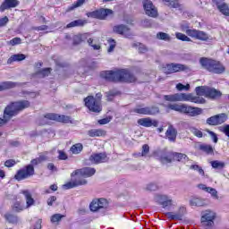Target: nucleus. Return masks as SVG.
Wrapping results in <instances>:
<instances>
[{
    "mask_svg": "<svg viewBox=\"0 0 229 229\" xmlns=\"http://www.w3.org/2000/svg\"><path fill=\"white\" fill-rule=\"evenodd\" d=\"M192 133L195 137H198L199 139L203 138V131H199V129H193Z\"/></svg>",
    "mask_w": 229,
    "mask_h": 229,
    "instance_id": "59",
    "label": "nucleus"
},
{
    "mask_svg": "<svg viewBox=\"0 0 229 229\" xmlns=\"http://www.w3.org/2000/svg\"><path fill=\"white\" fill-rule=\"evenodd\" d=\"M31 103L29 100H18L10 102L4 110L3 118H0V126H4L13 117H17L21 112L30 108Z\"/></svg>",
    "mask_w": 229,
    "mask_h": 229,
    "instance_id": "2",
    "label": "nucleus"
},
{
    "mask_svg": "<svg viewBox=\"0 0 229 229\" xmlns=\"http://www.w3.org/2000/svg\"><path fill=\"white\" fill-rule=\"evenodd\" d=\"M89 19H98L99 21H105L107 15H114L112 9L100 8L86 13Z\"/></svg>",
    "mask_w": 229,
    "mask_h": 229,
    "instance_id": "11",
    "label": "nucleus"
},
{
    "mask_svg": "<svg viewBox=\"0 0 229 229\" xmlns=\"http://www.w3.org/2000/svg\"><path fill=\"white\" fill-rule=\"evenodd\" d=\"M90 37V34L89 33H84V34H79L73 37V46H80L81 42H85L87 38Z\"/></svg>",
    "mask_w": 229,
    "mask_h": 229,
    "instance_id": "28",
    "label": "nucleus"
},
{
    "mask_svg": "<svg viewBox=\"0 0 229 229\" xmlns=\"http://www.w3.org/2000/svg\"><path fill=\"white\" fill-rule=\"evenodd\" d=\"M4 217L5 221H8L11 225H17V223H19V217L12 213H6Z\"/></svg>",
    "mask_w": 229,
    "mask_h": 229,
    "instance_id": "35",
    "label": "nucleus"
},
{
    "mask_svg": "<svg viewBox=\"0 0 229 229\" xmlns=\"http://www.w3.org/2000/svg\"><path fill=\"white\" fill-rule=\"evenodd\" d=\"M190 169H192L193 171H198V173L200 174L201 176H205V171L201 166L198 165H191L190 166Z\"/></svg>",
    "mask_w": 229,
    "mask_h": 229,
    "instance_id": "51",
    "label": "nucleus"
},
{
    "mask_svg": "<svg viewBox=\"0 0 229 229\" xmlns=\"http://www.w3.org/2000/svg\"><path fill=\"white\" fill-rule=\"evenodd\" d=\"M133 114L138 115H155L157 114L158 107L157 106H142V105H138L135 108L132 109Z\"/></svg>",
    "mask_w": 229,
    "mask_h": 229,
    "instance_id": "12",
    "label": "nucleus"
},
{
    "mask_svg": "<svg viewBox=\"0 0 229 229\" xmlns=\"http://www.w3.org/2000/svg\"><path fill=\"white\" fill-rule=\"evenodd\" d=\"M165 101H170L171 103H176L178 101H190V103H195V105H205L207 100L202 97H194L192 93H175L172 95H165Z\"/></svg>",
    "mask_w": 229,
    "mask_h": 229,
    "instance_id": "3",
    "label": "nucleus"
},
{
    "mask_svg": "<svg viewBox=\"0 0 229 229\" xmlns=\"http://www.w3.org/2000/svg\"><path fill=\"white\" fill-rule=\"evenodd\" d=\"M15 87H17V82L4 81L0 84V92H3V90H8L10 89H15Z\"/></svg>",
    "mask_w": 229,
    "mask_h": 229,
    "instance_id": "34",
    "label": "nucleus"
},
{
    "mask_svg": "<svg viewBox=\"0 0 229 229\" xmlns=\"http://www.w3.org/2000/svg\"><path fill=\"white\" fill-rule=\"evenodd\" d=\"M149 154V145L144 144L142 145L141 153H138V157H148Z\"/></svg>",
    "mask_w": 229,
    "mask_h": 229,
    "instance_id": "46",
    "label": "nucleus"
},
{
    "mask_svg": "<svg viewBox=\"0 0 229 229\" xmlns=\"http://www.w3.org/2000/svg\"><path fill=\"white\" fill-rule=\"evenodd\" d=\"M22 60H26L24 54H14L7 60V64H12L13 62H22Z\"/></svg>",
    "mask_w": 229,
    "mask_h": 229,
    "instance_id": "30",
    "label": "nucleus"
},
{
    "mask_svg": "<svg viewBox=\"0 0 229 229\" xmlns=\"http://www.w3.org/2000/svg\"><path fill=\"white\" fill-rule=\"evenodd\" d=\"M191 207H205V201L199 198H193L190 200Z\"/></svg>",
    "mask_w": 229,
    "mask_h": 229,
    "instance_id": "43",
    "label": "nucleus"
},
{
    "mask_svg": "<svg viewBox=\"0 0 229 229\" xmlns=\"http://www.w3.org/2000/svg\"><path fill=\"white\" fill-rule=\"evenodd\" d=\"M176 89L177 90L179 91H182V90H189L191 89V85L190 84H186V85H183L182 83H178L176 85Z\"/></svg>",
    "mask_w": 229,
    "mask_h": 229,
    "instance_id": "52",
    "label": "nucleus"
},
{
    "mask_svg": "<svg viewBox=\"0 0 229 229\" xmlns=\"http://www.w3.org/2000/svg\"><path fill=\"white\" fill-rule=\"evenodd\" d=\"M109 47L107 48V53H114V49H115V47L117 46V43L114 41V39H108Z\"/></svg>",
    "mask_w": 229,
    "mask_h": 229,
    "instance_id": "49",
    "label": "nucleus"
},
{
    "mask_svg": "<svg viewBox=\"0 0 229 229\" xmlns=\"http://www.w3.org/2000/svg\"><path fill=\"white\" fill-rule=\"evenodd\" d=\"M199 149L202 151V153H206V155H214V147H212V145L200 144Z\"/></svg>",
    "mask_w": 229,
    "mask_h": 229,
    "instance_id": "31",
    "label": "nucleus"
},
{
    "mask_svg": "<svg viewBox=\"0 0 229 229\" xmlns=\"http://www.w3.org/2000/svg\"><path fill=\"white\" fill-rule=\"evenodd\" d=\"M51 121L55 123H61L62 124H73L74 120L72 117L65 114H60L56 113H47L43 115V118L39 120L40 126H46L51 124Z\"/></svg>",
    "mask_w": 229,
    "mask_h": 229,
    "instance_id": "5",
    "label": "nucleus"
},
{
    "mask_svg": "<svg viewBox=\"0 0 229 229\" xmlns=\"http://www.w3.org/2000/svg\"><path fill=\"white\" fill-rule=\"evenodd\" d=\"M137 123L139 126H143V128H158V121L153 120L150 117L140 118Z\"/></svg>",
    "mask_w": 229,
    "mask_h": 229,
    "instance_id": "20",
    "label": "nucleus"
},
{
    "mask_svg": "<svg viewBox=\"0 0 229 229\" xmlns=\"http://www.w3.org/2000/svg\"><path fill=\"white\" fill-rule=\"evenodd\" d=\"M199 189H201V191H205V192H208L211 194L213 198H217V191L212 187H207L205 184H199Z\"/></svg>",
    "mask_w": 229,
    "mask_h": 229,
    "instance_id": "32",
    "label": "nucleus"
},
{
    "mask_svg": "<svg viewBox=\"0 0 229 229\" xmlns=\"http://www.w3.org/2000/svg\"><path fill=\"white\" fill-rule=\"evenodd\" d=\"M16 164L17 162L15 161V159H8L4 162L5 167H13V165H15Z\"/></svg>",
    "mask_w": 229,
    "mask_h": 229,
    "instance_id": "57",
    "label": "nucleus"
},
{
    "mask_svg": "<svg viewBox=\"0 0 229 229\" xmlns=\"http://www.w3.org/2000/svg\"><path fill=\"white\" fill-rule=\"evenodd\" d=\"M170 157L173 158V160H176L177 162H182V160H185V158H188L187 155L178 152L170 153Z\"/></svg>",
    "mask_w": 229,
    "mask_h": 229,
    "instance_id": "38",
    "label": "nucleus"
},
{
    "mask_svg": "<svg viewBox=\"0 0 229 229\" xmlns=\"http://www.w3.org/2000/svg\"><path fill=\"white\" fill-rule=\"evenodd\" d=\"M103 208H108V200L106 199H95L89 204L91 212H98V210H103Z\"/></svg>",
    "mask_w": 229,
    "mask_h": 229,
    "instance_id": "17",
    "label": "nucleus"
},
{
    "mask_svg": "<svg viewBox=\"0 0 229 229\" xmlns=\"http://www.w3.org/2000/svg\"><path fill=\"white\" fill-rule=\"evenodd\" d=\"M157 38H158V40H165L167 42H169V40H171V37L169 36V34H167L165 32H158L157 34Z\"/></svg>",
    "mask_w": 229,
    "mask_h": 229,
    "instance_id": "48",
    "label": "nucleus"
},
{
    "mask_svg": "<svg viewBox=\"0 0 229 229\" xmlns=\"http://www.w3.org/2000/svg\"><path fill=\"white\" fill-rule=\"evenodd\" d=\"M187 69H189V67L185 64L172 63L165 64L163 67V72H165V74H174V72H182L183 71H187Z\"/></svg>",
    "mask_w": 229,
    "mask_h": 229,
    "instance_id": "13",
    "label": "nucleus"
},
{
    "mask_svg": "<svg viewBox=\"0 0 229 229\" xmlns=\"http://www.w3.org/2000/svg\"><path fill=\"white\" fill-rule=\"evenodd\" d=\"M84 105L89 112L93 114H101L103 112V104L101 101L97 100L94 96L89 95L83 99Z\"/></svg>",
    "mask_w": 229,
    "mask_h": 229,
    "instance_id": "9",
    "label": "nucleus"
},
{
    "mask_svg": "<svg viewBox=\"0 0 229 229\" xmlns=\"http://www.w3.org/2000/svg\"><path fill=\"white\" fill-rule=\"evenodd\" d=\"M160 199H162L160 205H162L163 208H167V207H173V199H169V197L165 195H161Z\"/></svg>",
    "mask_w": 229,
    "mask_h": 229,
    "instance_id": "36",
    "label": "nucleus"
},
{
    "mask_svg": "<svg viewBox=\"0 0 229 229\" xmlns=\"http://www.w3.org/2000/svg\"><path fill=\"white\" fill-rule=\"evenodd\" d=\"M87 24V20H74L66 25V28H83Z\"/></svg>",
    "mask_w": 229,
    "mask_h": 229,
    "instance_id": "29",
    "label": "nucleus"
},
{
    "mask_svg": "<svg viewBox=\"0 0 229 229\" xmlns=\"http://www.w3.org/2000/svg\"><path fill=\"white\" fill-rule=\"evenodd\" d=\"M222 133H225L226 137H229V124H225L222 129H220Z\"/></svg>",
    "mask_w": 229,
    "mask_h": 229,
    "instance_id": "61",
    "label": "nucleus"
},
{
    "mask_svg": "<svg viewBox=\"0 0 229 229\" xmlns=\"http://www.w3.org/2000/svg\"><path fill=\"white\" fill-rule=\"evenodd\" d=\"M114 33H117L118 35H123V37H131V31L130 30V28L126 25H115L113 27Z\"/></svg>",
    "mask_w": 229,
    "mask_h": 229,
    "instance_id": "21",
    "label": "nucleus"
},
{
    "mask_svg": "<svg viewBox=\"0 0 229 229\" xmlns=\"http://www.w3.org/2000/svg\"><path fill=\"white\" fill-rule=\"evenodd\" d=\"M168 110H174L179 114H183L189 117H198L203 114V109L201 107H196L192 106H187V104H168Z\"/></svg>",
    "mask_w": 229,
    "mask_h": 229,
    "instance_id": "4",
    "label": "nucleus"
},
{
    "mask_svg": "<svg viewBox=\"0 0 229 229\" xmlns=\"http://www.w3.org/2000/svg\"><path fill=\"white\" fill-rule=\"evenodd\" d=\"M89 137H106V131L105 129H90L88 131Z\"/></svg>",
    "mask_w": 229,
    "mask_h": 229,
    "instance_id": "27",
    "label": "nucleus"
},
{
    "mask_svg": "<svg viewBox=\"0 0 229 229\" xmlns=\"http://www.w3.org/2000/svg\"><path fill=\"white\" fill-rule=\"evenodd\" d=\"M85 3H87V0H77L72 5L67 7L66 12H72L73 10H76V8L83 6Z\"/></svg>",
    "mask_w": 229,
    "mask_h": 229,
    "instance_id": "37",
    "label": "nucleus"
},
{
    "mask_svg": "<svg viewBox=\"0 0 229 229\" xmlns=\"http://www.w3.org/2000/svg\"><path fill=\"white\" fill-rule=\"evenodd\" d=\"M100 78L109 83H137V76L128 68L102 71Z\"/></svg>",
    "mask_w": 229,
    "mask_h": 229,
    "instance_id": "1",
    "label": "nucleus"
},
{
    "mask_svg": "<svg viewBox=\"0 0 229 229\" xmlns=\"http://www.w3.org/2000/svg\"><path fill=\"white\" fill-rule=\"evenodd\" d=\"M55 201H56V196H51L47 199V203L48 207H53V203H55Z\"/></svg>",
    "mask_w": 229,
    "mask_h": 229,
    "instance_id": "62",
    "label": "nucleus"
},
{
    "mask_svg": "<svg viewBox=\"0 0 229 229\" xmlns=\"http://www.w3.org/2000/svg\"><path fill=\"white\" fill-rule=\"evenodd\" d=\"M63 217H65V216L61 214H55L51 216L50 221L51 223H59V221H62Z\"/></svg>",
    "mask_w": 229,
    "mask_h": 229,
    "instance_id": "50",
    "label": "nucleus"
},
{
    "mask_svg": "<svg viewBox=\"0 0 229 229\" xmlns=\"http://www.w3.org/2000/svg\"><path fill=\"white\" fill-rule=\"evenodd\" d=\"M199 63L203 69H206L208 72H213V74H223L226 71L221 62L214 59L201 57Z\"/></svg>",
    "mask_w": 229,
    "mask_h": 229,
    "instance_id": "6",
    "label": "nucleus"
},
{
    "mask_svg": "<svg viewBox=\"0 0 229 229\" xmlns=\"http://www.w3.org/2000/svg\"><path fill=\"white\" fill-rule=\"evenodd\" d=\"M22 40L21 39V38H13V39L10 40V44L11 46H17L19 44H21Z\"/></svg>",
    "mask_w": 229,
    "mask_h": 229,
    "instance_id": "60",
    "label": "nucleus"
},
{
    "mask_svg": "<svg viewBox=\"0 0 229 229\" xmlns=\"http://www.w3.org/2000/svg\"><path fill=\"white\" fill-rule=\"evenodd\" d=\"M18 4H20L19 0H4L0 5V12H4L11 8H17Z\"/></svg>",
    "mask_w": 229,
    "mask_h": 229,
    "instance_id": "23",
    "label": "nucleus"
},
{
    "mask_svg": "<svg viewBox=\"0 0 229 229\" xmlns=\"http://www.w3.org/2000/svg\"><path fill=\"white\" fill-rule=\"evenodd\" d=\"M142 4L148 17H152L153 19H157V17H158V9H157V6L153 4L151 0H143Z\"/></svg>",
    "mask_w": 229,
    "mask_h": 229,
    "instance_id": "14",
    "label": "nucleus"
},
{
    "mask_svg": "<svg viewBox=\"0 0 229 229\" xmlns=\"http://www.w3.org/2000/svg\"><path fill=\"white\" fill-rule=\"evenodd\" d=\"M228 121V115L225 113H221L207 119V124L209 126H219Z\"/></svg>",
    "mask_w": 229,
    "mask_h": 229,
    "instance_id": "15",
    "label": "nucleus"
},
{
    "mask_svg": "<svg viewBox=\"0 0 229 229\" xmlns=\"http://www.w3.org/2000/svg\"><path fill=\"white\" fill-rule=\"evenodd\" d=\"M217 10L222 13V15H225V17H229V4L226 3H223L221 5H218L216 7Z\"/></svg>",
    "mask_w": 229,
    "mask_h": 229,
    "instance_id": "41",
    "label": "nucleus"
},
{
    "mask_svg": "<svg viewBox=\"0 0 229 229\" xmlns=\"http://www.w3.org/2000/svg\"><path fill=\"white\" fill-rule=\"evenodd\" d=\"M58 154L59 160H67V158H69L67 154L64 150H58Z\"/></svg>",
    "mask_w": 229,
    "mask_h": 229,
    "instance_id": "58",
    "label": "nucleus"
},
{
    "mask_svg": "<svg viewBox=\"0 0 229 229\" xmlns=\"http://www.w3.org/2000/svg\"><path fill=\"white\" fill-rule=\"evenodd\" d=\"M89 160L91 164L96 165L99 164H106L110 160L106 152L93 153L89 156Z\"/></svg>",
    "mask_w": 229,
    "mask_h": 229,
    "instance_id": "16",
    "label": "nucleus"
},
{
    "mask_svg": "<svg viewBox=\"0 0 229 229\" xmlns=\"http://www.w3.org/2000/svg\"><path fill=\"white\" fill-rule=\"evenodd\" d=\"M86 40L88 41L89 46L93 47V49H95L96 51H98V49H101V46L92 45V42H94V39L92 38H87Z\"/></svg>",
    "mask_w": 229,
    "mask_h": 229,
    "instance_id": "53",
    "label": "nucleus"
},
{
    "mask_svg": "<svg viewBox=\"0 0 229 229\" xmlns=\"http://www.w3.org/2000/svg\"><path fill=\"white\" fill-rule=\"evenodd\" d=\"M147 191H158V185H157V183H149L147 185Z\"/></svg>",
    "mask_w": 229,
    "mask_h": 229,
    "instance_id": "56",
    "label": "nucleus"
},
{
    "mask_svg": "<svg viewBox=\"0 0 229 229\" xmlns=\"http://www.w3.org/2000/svg\"><path fill=\"white\" fill-rule=\"evenodd\" d=\"M70 151L72 155H80L83 151V144L76 143L70 148Z\"/></svg>",
    "mask_w": 229,
    "mask_h": 229,
    "instance_id": "39",
    "label": "nucleus"
},
{
    "mask_svg": "<svg viewBox=\"0 0 229 229\" xmlns=\"http://www.w3.org/2000/svg\"><path fill=\"white\" fill-rule=\"evenodd\" d=\"M206 92V98H208V99H219V98L223 96V93L220 90L214 88L208 87V90Z\"/></svg>",
    "mask_w": 229,
    "mask_h": 229,
    "instance_id": "26",
    "label": "nucleus"
},
{
    "mask_svg": "<svg viewBox=\"0 0 229 229\" xmlns=\"http://www.w3.org/2000/svg\"><path fill=\"white\" fill-rule=\"evenodd\" d=\"M80 185H87V180L85 179H75L73 182H68L64 184V189H74V187H80Z\"/></svg>",
    "mask_w": 229,
    "mask_h": 229,
    "instance_id": "25",
    "label": "nucleus"
},
{
    "mask_svg": "<svg viewBox=\"0 0 229 229\" xmlns=\"http://www.w3.org/2000/svg\"><path fill=\"white\" fill-rule=\"evenodd\" d=\"M225 1L226 0H211V3L213 4H216V8H218L219 6H221V4H223V3H225Z\"/></svg>",
    "mask_w": 229,
    "mask_h": 229,
    "instance_id": "63",
    "label": "nucleus"
},
{
    "mask_svg": "<svg viewBox=\"0 0 229 229\" xmlns=\"http://www.w3.org/2000/svg\"><path fill=\"white\" fill-rule=\"evenodd\" d=\"M132 47H138V51L140 55H144V53H148V47L146 45L137 42L132 44Z\"/></svg>",
    "mask_w": 229,
    "mask_h": 229,
    "instance_id": "42",
    "label": "nucleus"
},
{
    "mask_svg": "<svg viewBox=\"0 0 229 229\" xmlns=\"http://www.w3.org/2000/svg\"><path fill=\"white\" fill-rule=\"evenodd\" d=\"M165 137L170 142H176V137H178V131L174 126L169 125L165 131Z\"/></svg>",
    "mask_w": 229,
    "mask_h": 229,
    "instance_id": "24",
    "label": "nucleus"
},
{
    "mask_svg": "<svg viewBox=\"0 0 229 229\" xmlns=\"http://www.w3.org/2000/svg\"><path fill=\"white\" fill-rule=\"evenodd\" d=\"M207 90H208V87L198 86L195 89V92H196L197 96H193V97L199 98V96H205V98H207Z\"/></svg>",
    "mask_w": 229,
    "mask_h": 229,
    "instance_id": "40",
    "label": "nucleus"
},
{
    "mask_svg": "<svg viewBox=\"0 0 229 229\" xmlns=\"http://www.w3.org/2000/svg\"><path fill=\"white\" fill-rule=\"evenodd\" d=\"M51 71H53L51 68H43L38 72V74H40L42 78H47L51 74Z\"/></svg>",
    "mask_w": 229,
    "mask_h": 229,
    "instance_id": "47",
    "label": "nucleus"
},
{
    "mask_svg": "<svg viewBox=\"0 0 229 229\" xmlns=\"http://www.w3.org/2000/svg\"><path fill=\"white\" fill-rule=\"evenodd\" d=\"M208 135H210L213 142L215 144H217V141L219 140V139L217 138V134H216V132L212 131H208Z\"/></svg>",
    "mask_w": 229,
    "mask_h": 229,
    "instance_id": "55",
    "label": "nucleus"
},
{
    "mask_svg": "<svg viewBox=\"0 0 229 229\" xmlns=\"http://www.w3.org/2000/svg\"><path fill=\"white\" fill-rule=\"evenodd\" d=\"M21 194L25 197L26 199V207L22 205V202L16 201L12 206L13 212H16L19 214L20 212H23V210H26V208H30L35 205V199H33L31 192L28 190L21 191Z\"/></svg>",
    "mask_w": 229,
    "mask_h": 229,
    "instance_id": "8",
    "label": "nucleus"
},
{
    "mask_svg": "<svg viewBox=\"0 0 229 229\" xmlns=\"http://www.w3.org/2000/svg\"><path fill=\"white\" fill-rule=\"evenodd\" d=\"M110 121H112V116H107L106 118H102V119L98 120V124L103 126V124H108V123H110Z\"/></svg>",
    "mask_w": 229,
    "mask_h": 229,
    "instance_id": "54",
    "label": "nucleus"
},
{
    "mask_svg": "<svg viewBox=\"0 0 229 229\" xmlns=\"http://www.w3.org/2000/svg\"><path fill=\"white\" fill-rule=\"evenodd\" d=\"M38 164H40L38 157L31 159L30 165H25L16 172L14 179L17 180V182H22V180L35 176V165H38Z\"/></svg>",
    "mask_w": 229,
    "mask_h": 229,
    "instance_id": "7",
    "label": "nucleus"
},
{
    "mask_svg": "<svg viewBox=\"0 0 229 229\" xmlns=\"http://www.w3.org/2000/svg\"><path fill=\"white\" fill-rule=\"evenodd\" d=\"M159 2L168 6V8H180V2L178 0H159Z\"/></svg>",
    "mask_w": 229,
    "mask_h": 229,
    "instance_id": "33",
    "label": "nucleus"
},
{
    "mask_svg": "<svg viewBox=\"0 0 229 229\" xmlns=\"http://www.w3.org/2000/svg\"><path fill=\"white\" fill-rule=\"evenodd\" d=\"M75 175L81 174L84 178H90V176H94L96 174V168L92 167H84L79 170H75L73 172Z\"/></svg>",
    "mask_w": 229,
    "mask_h": 229,
    "instance_id": "22",
    "label": "nucleus"
},
{
    "mask_svg": "<svg viewBox=\"0 0 229 229\" xmlns=\"http://www.w3.org/2000/svg\"><path fill=\"white\" fill-rule=\"evenodd\" d=\"M210 165L213 169H224L225 165V162L219 160L211 161Z\"/></svg>",
    "mask_w": 229,
    "mask_h": 229,
    "instance_id": "44",
    "label": "nucleus"
},
{
    "mask_svg": "<svg viewBox=\"0 0 229 229\" xmlns=\"http://www.w3.org/2000/svg\"><path fill=\"white\" fill-rule=\"evenodd\" d=\"M216 215L211 210H206L203 212L200 223L206 229L214 228V221L216 220Z\"/></svg>",
    "mask_w": 229,
    "mask_h": 229,
    "instance_id": "10",
    "label": "nucleus"
},
{
    "mask_svg": "<svg viewBox=\"0 0 229 229\" xmlns=\"http://www.w3.org/2000/svg\"><path fill=\"white\" fill-rule=\"evenodd\" d=\"M186 35L191 38H196V40H201L202 42H207L208 40V34L203 30H198L196 29L191 30L187 29L185 30Z\"/></svg>",
    "mask_w": 229,
    "mask_h": 229,
    "instance_id": "18",
    "label": "nucleus"
},
{
    "mask_svg": "<svg viewBox=\"0 0 229 229\" xmlns=\"http://www.w3.org/2000/svg\"><path fill=\"white\" fill-rule=\"evenodd\" d=\"M175 37L178 40H182V42H192V39H191V38L181 32H176Z\"/></svg>",
    "mask_w": 229,
    "mask_h": 229,
    "instance_id": "45",
    "label": "nucleus"
},
{
    "mask_svg": "<svg viewBox=\"0 0 229 229\" xmlns=\"http://www.w3.org/2000/svg\"><path fill=\"white\" fill-rule=\"evenodd\" d=\"M187 214V208L183 206L180 207L176 213L174 212H167L165 214L166 217H168L171 221H182L183 219V216Z\"/></svg>",
    "mask_w": 229,
    "mask_h": 229,
    "instance_id": "19",
    "label": "nucleus"
},
{
    "mask_svg": "<svg viewBox=\"0 0 229 229\" xmlns=\"http://www.w3.org/2000/svg\"><path fill=\"white\" fill-rule=\"evenodd\" d=\"M8 18L6 16H4V18L0 19V26H6V24H8Z\"/></svg>",
    "mask_w": 229,
    "mask_h": 229,
    "instance_id": "64",
    "label": "nucleus"
}]
</instances>
